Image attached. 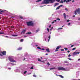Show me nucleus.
<instances>
[{"label": "nucleus", "mask_w": 80, "mask_h": 80, "mask_svg": "<svg viewBox=\"0 0 80 80\" xmlns=\"http://www.w3.org/2000/svg\"><path fill=\"white\" fill-rule=\"evenodd\" d=\"M56 76H59V77H60V75L56 74Z\"/></svg>", "instance_id": "e433bc0d"}, {"label": "nucleus", "mask_w": 80, "mask_h": 80, "mask_svg": "<svg viewBox=\"0 0 80 80\" xmlns=\"http://www.w3.org/2000/svg\"><path fill=\"white\" fill-rule=\"evenodd\" d=\"M40 31V30H39V29H38V30H36V32H38V31Z\"/></svg>", "instance_id": "c85d7f7f"}, {"label": "nucleus", "mask_w": 80, "mask_h": 80, "mask_svg": "<svg viewBox=\"0 0 80 80\" xmlns=\"http://www.w3.org/2000/svg\"><path fill=\"white\" fill-rule=\"evenodd\" d=\"M8 69H9V70H11V68H8Z\"/></svg>", "instance_id": "79ce46f5"}, {"label": "nucleus", "mask_w": 80, "mask_h": 80, "mask_svg": "<svg viewBox=\"0 0 80 80\" xmlns=\"http://www.w3.org/2000/svg\"><path fill=\"white\" fill-rule=\"evenodd\" d=\"M48 38H49V39H50V36H49L48 37Z\"/></svg>", "instance_id": "c9c22d12"}, {"label": "nucleus", "mask_w": 80, "mask_h": 80, "mask_svg": "<svg viewBox=\"0 0 80 80\" xmlns=\"http://www.w3.org/2000/svg\"><path fill=\"white\" fill-rule=\"evenodd\" d=\"M78 60H80V58L78 59Z\"/></svg>", "instance_id": "bf43d9fd"}, {"label": "nucleus", "mask_w": 80, "mask_h": 80, "mask_svg": "<svg viewBox=\"0 0 80 80\" xmlns=\"http://www.w3.org/2000/svg\"><path fill=\"white\" fill-rule=\"evenodd\" d=\"M54 22H57V20H54Z\"/></svg>", "instance_id": "680f3d73"}, {"label": "nucleus", "mask_w": 80, "mask_h": 80, "mask_svg": "<svg viewBox=\"0 0 80 80\" xmlns=\"http://www.w3.org/2000/svg\"><path fill=\"white\" fill-rule=\"evenodd\" d=\"M66 14H65V13L63 14L64 17L65 18H66Z\"/></svg>", "instance_id": "dca6fc26"}, {"label": "nucleus", "mask_w": 80, "mask_h": 80, "mask_svg": "<svg viewBox=\"0 0 80 80\" xmlns=\"http://www.w3.org/2000/svg\"><path fill=\"white\" fill-rule=\"evenodd\" d=\"M61 46H58L56 49V50H55V52H57V51H58V49H59V48H60V47Z\"/></svg>", "instance_id": "6e6552de"}, {"label": "nucleus", "mask_w": 80, "mask_h": 80, "mask_svg": "<svg viewBox=\"0 0 80 80\" xmlns=\"http://www.w3.org/2000/svg\"><path fill=\"white\" fill-rule=\"evenodd\" d=\"M70 25V23H68V25Z\"/></svg>", "instance_id": "603ef678"}, {"label": "nucleus", "mask_w": 80, "mask_h": 80, "mask_svg": "<svg viewBox=\"0 0 80 80\" xmlns=\"http://www.w3.org/2000/svg\"><path fill=\"white\" fill-rule=\"evenodd\" d=\"M47 64H48V66L50 65V64L49 62H48Z\"/></svg>", "instance_id": "cd10ccee"}, {"label": "nucleus", "mask_w": 80, "mask_h": 80, "mask_svg": "<svg viewBox=\"0 0 80 80\" xmlns=\"http://www.w3.org/2000/svg\"><path fill=\"white\" fill-rule=\"evenodd\" d=\"M25 32H26V30L25 29L23 30V31L21 33H24Z\"/></svg>", "instance_id": "1a4fd4ad"}, {"label": "nucleus", "mask_w": 80, "mask_h": 80, "mask_svg": "<svg viewBox=\"0 0 80 80\" xmlns=\"http://www.w3.org/2000/svg\"><path fill=\"white\" fill-rule=\"evenodd\" d=\"M20 18H21L22 19V17H20Z\"/></svg>", "instance_id": "49530a36"}, {"label": "nucleus", "mask_w": 80, "mask_h": 80, "mask_svg": "<svg viewBox=\"0 0 80 80\" xmlns=\"http://www.w3.org/2000/svg\"><path fill=\"white\" fill-rule=\"evenodd\" d=\"M12 36H13V37H17V35H12Z\"/></svg>", "instance_id": "a878e982"}, {"label": "nucleus", "mask_w": 80, "mask_h": 80, "mask_svg": "<svg viewBox=\"0 0 80 80\" xmlns=\"http://www.w3.org/2000/svg\"><path fill=\"white\" fill-rule=\"evenodd\" d=\"M31 33H32V32H28L27 33V34H28L29 35H30V34H31Z\"/></svg>", "instance_id": "4be33fe9"}, {"label": "nucleus", "mask_w": 80, "mask_h": 80, "mask_svg": "<svg viewBox=\"0 0 80 80\" xmlns=\"http://www.w3.org/2000/svg\"><path fill=\"white\" fill-rule=\"evenodd\" d=\"M0 12H2L3 11H2V10H0Z\"/></svg>", "instance_id": "8fccbe9b"}, {"label": "nucleus", "mask_w": 80, "mask_h": 80, "mask_svg": "<svg viewBox=\"0 0 80 80\" xmlns=\"http://www.w3.org/2000/svg\"><path fill=\"white\" fill-rule=\"evenodd\" d=\"M33 76L34 77H35V78L37 77V76H36L35 74H33Z\"/></svg>", "instance_id": "aec40b11"}, {"label": "nucleus", "mask_w": 80, "mask_h": 80, "mask_svg": "<svg viewBox=\"0 0 80 80\" xmlns=\"http://www.w3.org/2000/svg\"><path fill=\"white\" fill-rule=\"evenodd\" d=\"M47 30H48V32H49V29L48 28H47Z\"/></svg>", "instance_id": "72a5a7b5"}, {"label": "nucleus", "mask_w": 80, "mask_h": 80, "mask_svg": "<svg viewBox=\"0 0 80 80\" xmlns=\"http://www.w3.org/2000/svg\"><path fill=\"white\" fill-rule=\"evenodd\" d=\"M10 62H15V61H14V60H10Z\"/></svg>", "instance_id": "f3484780"}, {"label": "nucleus", "mask_w": 80, "mask_h": 80, "mask_svg": "<svg viewBox=\"0 0 80 80\" xmlns=\"http://www.w3.org/2000/svg\"><path fill=\"white\" fill-rule=\"evenodd\" d=\"M45 37H47V36H45V37H44V38H45Z\"/></svg>", "instance_id": "e2e57ef3"}, {"label": "nucleus", "mask_w": 80, "mask_h": 80, "mask_svg": "<svg viewBox=\"0 0 80 80\" xmlns=\"http://www.w3.org/2000/svg\"><path fill=\"white\" fill-rule=\"evenodd\" d=\"M71 55L70 54H69L68 56V57H71Z\"/></svg>", "instance_id": "a19ab883"}, {"label": "nucleus", "mask_w": 80, "mask_h": 80, "mask_svg": "<svg viewBox=\"0 0 80 80\" xmlns=\"http://www.w3.org/2000/svg\"><path fill=\"white\" fill-rule=\"evenodd\" d=\"M6 52L3 51L2 52H1L0 53V56H3V55H6Z\"/></svg>", "instance_id": "20e7f679"}, {"label": "nucleus", "mask_w": 80, "mask_h": 80, "mask_svg": "<svg viewBox=\"0 0 80 80\" xmlns=\"http://www.w3.org/2000/svg\"><path fill=\"white\" fill-rule=\"evenodd\" d=\"M57 2H60V0H56ZM61 1L60 2L61 3H63V2H67V0H61Z\"/></svg>", "instance_id": "39448f33"}, {"label": "nucleus", "mask_w": 80, "mask_h": 80, "mask_svg": "<svg viewBox=\"0 0 80 80\" xmlns=\"http://www.w3.org/2000/svg\"><path fill=\"white\" fill-rule=\"evenodd\" d=\"M68 53H69V52H70V51H68Z\"/></svg>", "instance_id": "13d9d810"}, {"label": "nucleus", "mask_w": 80, "mask_h": 80, "mask_svg": "<svg viewBox=\"0 0 80 80\" xmlns=\"http://www.w3.org/2000/svg\"><path fill=\"white\" fill-rule=\"evenodd\" d=\"M79 53L80 52H75L73 53V54L74 55H77V54H79Z\"/></svg>", "instance_id": "423d86ee"}, {"label": "nucleus", "mask_w": 80, "mask_h": 80, "mask_svg": "<svg viewBox=\"0 0 80 80\" xmlns=\"http://www.w3.org/2000/svg\"><path fill=\"white\" fill-rule=\"evenodd\" d=\"M38 61H39L40 62H42V63H44V62H45L44 61L38 60Z\"/></svg>", "instance_id": "ddd939ff"}, {"label": "nucleus", "mask_w": 80, "mask_h": 80, "mask_svg": "<svg viewBox=\"0 0 80 80\" xmlns=\"http://www.w3.org/2000/svg\"><path fill=\"white\" fill-rule=\"evenodd\" d=\"M59 77H61V78H63V76H62V75H60Z\"/></svg>", "instance_id": "a211bd4d"}, {"label": "nucleus", "mask_w": 80, "mask_h": 80, "mask_svg": "<svg viewBox=\"0 0 80 80\" xmlns=\"http://www.w3.org/2000/svg\"><path fill=\"white\" fill-rule=\"evenodd\" d=\"M46 51L47 52H50V50L49 48H48L46 50Z\"/></svg>", "instance_id": "f8f14e48"}, {"label": "nucleus", "mask_w": 80, "mask_h": 80, "mask_svg": "<svg viewBox=\"0 0 80 80\" xmlns=\"http://www.w3.org/2000/svg\"><path fill=\"white\" fill-rule=\"evenodd\" d=\"M54 22H54V21H53V22H52L51 23H54Z\"/></svg>", "instance_id": "c03bdc74"}, {"label": "nucleus", "mask_w": 80, "mask_h": 80, "mask_svg": "<svg viewBox=\"0 0 80 80\" xmlns=\"http://www.w3.org/2000/svg\"><path fill=\"white\" fill-rule=\"evenodd\" d=\"M27 71H25V72H24V74H25V73H27Z\"/></svg>", "instance_id": "c756f323"}, {"label": "nucleus", "mask_w": 80, "mask_h": 80, "mask_svg": "<svg viewBox=\"0 0 80 80\" xmlns=\"http://www.w3.org/2000/svg\"><path fill=\"white\" fill-rule=\"evenodd\" d=\"M31 69H33V66L31 68Z\"/></svg>", "instance_id": "473e14b6"}, {"label": "nucleus", "mask_w": 80, "mask_h": 80, "mask_svg": "<svg viewBox=\"0 0 80 80\" xmlns=\"http://www.w3.org/2000/svg\"><path fill=\"white\" fill-rule=\"evenodd\" d=\"M53 28V27H52L51 28V29H52V30Z\"/></svg>", "instance_id": "3c124183"}, {"label": "nucleus", "mask_w": 80, "mask_h": 80, "mask_svg": "<svg viewBox=\"0 0 80 80\" xmlns=\"http://www.w3.org/2000/svg\"><path fill=\"white\" fill-rule=\"evenodd\" d=\"M60 7H59V6L56 9V10H58V9H59V8H60Z\"/></svg>", "instance_id": "6ab92c4d"}, {"label": "nucleus", "mask_w": 80, "mask_h": 80, "mask_svg": "<svg viewBox=\"0 0 80 80\" xmlns=\"http://www.w3.org/2000/svg\"><path fill=\"white\" fill-rule=\"evenodd\" d=\"M59 3H55L54 5V7H56L57 5H59Z\"/></svg>", "instance_id": "9d476101"}, {"label": "nucleus", "mask_w": 80, "mask_h": 80, "mask_svg": "<svg viewBox=\"0 0 80 80\" xmlns=\"http://www.w3.org/2000/svg\"><path fill=\"white\" fill-rule=\"evenodd\" d=\"M49 41H50V39H48V42H49Z\"/></svg>", "instance_id": "5fc2aeb1"}, {"label": "nucleus", "mask_w": 80, "mask_h": 80, "mask_svg": "<svg viewBox=\"0 0 80 80\" xmlns=\"http://www.w3.org/2000/svg\"><path fill=\"white\" fill-rule=\"evenodd\" d=\"M80 20V18H78V20Z\"/></svg>", "instance_id": "052dcab7"}, {"label": "nucleus", "mask_w": 80, "mask_h": 80, "mask_svg": "<svg viewBox=\"0 0 80 80\" xmlns=\"http://www.w3.org/2000/svg\"><path fill=\"white\" fill-rule=\"evenodd\" d=\"M46 55H48V54L47 53V54H46Z\"/></svg>", "instance_id": "0e129e2a"}, {"label": "nucleus", "mask_w": 80, "mask_h": 80, "mask_svg": "<svg viewBox=\"0 0 80 80\" xmlns=\"http://www.w3.org/2000/svg\"><path fill=\"white\" fill-rule=\"evenodd\" d=\"M65 10H67V11L68 10L66 8L65 9Z\"/></svg>", "instance_id": "de8ad7c7"}, {"label": "nucleus", "mask_w": 80, "mask_h": 80, "mask_svg": "<svg viewBox=\"0 0 80 80\" xmlns=\"http://www.w3.org/2000/svg\"><path fill=\"white\" fill-rule=\"evenodd\" d=\"M62 28H58V30L59 29H60V30H62Z\"/></svg>", "instance_id": "bb28decb"}, {"label": "nucleus", "mask_w": 80, "mask_h": 80, "mask_svg": "<svg viewBox=\"0 0 80 80\" xmlns=\"http://www.w3.org/2000/svg\"><path fill=\"white\" fill-rule=\"evenodd\" d=\"M61 51H64V49H61Z\"/></svg>", "instance_id": "a18cd8bd"}, {"label": "nucleus", "mask_w": 80, "mask_h": 80, "mask_svg": "<svg viewBox=\"0 0 80 80\" xmlns=\"http://www.w3.org/2000/svg\"><path fill=\"white\" fill-rule=\"evenodd\" d=\"M43 7V6H40V7Z\"/></svg>", "instance_id": "774afa93"}, {"label": "nucleus", "mask_w": 80, "mask_h": 80, "mask_svg": "<svg viewBox=\"0 0 80 80\" xmlns=\"http://www.w3.org/2000/svg\"><path fill=\"white\" fill-rule=\"evenodd\" d=\"M76 49V48H74L72 49V50H75Z\"/></svg>", "instance_id": "b1692460"}, {"label": "nucleus", "mask_w": 80, "mask_h": 80, "mask_svg": "<svg viewBox=\"0 0 80 80\" xmlns=\"http://www.w3.org/2000/svg\"><path fill=\"white\" fill-rule=\"evenodd\" d=\"M67 22H70V20H67Z\"/></svg>", "instance_id": "2f4dec72"}, {"label": "nucleus", "mask_w": 80, "mask_h": 80, "mask_svg": "<svg viewBox=\"0 0 80 80\" xmlns=\"http://www.w3.org/2000/svg\"><path fill=\"white\" fill-rule=\"evenodd\" d=\"M69 59L70 60H72V59L71 58H69Z\"/></svg>", "instance_id": "864d4df0"}, {"label": "nucleus", "mask_w": 80, "mask_h": 80, "mask_svg": "<svg viewBox=\"0 0 80 80\" xmlns=\"http://www.w3.org/2000/svg\"><path fill=\"white\" fill-rule=\"evenodd\" d=\"M49 28H50V27H51V25H50L49 26Z\"/></svg>", "instance_id": "09e8293b"}, {"label": "nucleus", "mask_w": 80, "mask_h": 80, "mask_svg": "<svg viewBox=\"0 0 80 80\" xmlns=\"http://www.w3.org/2000/svg\"><path fill=\"white\" fill-rule=\"evenodd\" d=\"M73 46H74V45H72L71 46V47H73Z\"/></svg>", "instance_id": "4c0bfd02"}, {"label": "nucleus", "mask_w": 80, "mask_h": 80, "mask_svg": "<svg viewBox=\"0 0 80 80\" xmlns=\"http://www.w3.org/2000/svg\"><path fill=\"white\" fill-rule=\"evenodd\" d=\"M75 17V15L73 16V17Z\"/></svg>", "instance_id": "338daca9"}, {"label": "nucleus", "mask_w": 80, "mask_h": 80, "mask_svg": "<svg viewBox=\"0 0 80 80\" xmlns=\"http://www.w3.org/2000/svg\"><path fill=\"white\" fill-rule=\"evenodd\" d=\"M64 49H65V50H68V49H67V48H64Z\"/></svg>", "instance_id": "58836bf2"}, {"label": "nucleus", "mask_w": 80, "mask_h": 80, "mask_svg": "<svg viewBox=\"0 0 80 80\" xmlns=\"http://www.w3.org/2000/svg\"><path fill=\"white\" fill-rule=\"evenodd\" d=\"M72 0H67V1L66 2V3H68V2H70Z\"/></svg>", "instance_id": "4468645a"}, {"label": "nucleus", "mask_w": 80, "mask_h": 80, "mask_svg": "<svg viewBox=\"0 0 80 80\" xmlns=\"http://www.w3.org/2000/svg\"><path fill=\"white\" fill-rule=\"evenodd\" d=\"M53 69H55V68H51L50 69V70H53Z\"/></svg>", "instance_id": "412c9836"}, {"label": "nucleus", "mask_w": 80, "mask_h": 80, "mask_svg": "<svg viewBox=\"0 0 80 80\" xmlns=\"http://www.w3.org/2000/svg\"><path fill=\"white\" fill-rule=\"evenodd\" d=\"M38 60H40V59L39 58H38Z\"/></svg>", "instance_id": "ea45409f"}, {"label": "nucleus", "mask_w": 80, "mask_h": 80, "mask_svg": "<svg viewBox=\"0 0 80 80\" xmlns=\"http://www.w3.org/2000/svg\"><path fill=\"white\" fill-rule=\"evenodd\" d=\"M22 48H19L18 49V50H22Z\"/></svg>", "instance_id": "2eb2a0df"}, {"label": "nucleus", "mask_w": 80, "mask_h": 80, "mask_svg": "<svg viewBox=\"0 0 80 80\" xmlns=\"http://www.w3.org/2000/svg\"><path fill=\"white\" fill-rule=\"evenodd\" d=\"M62 6H63V5H60L59 7H62Z\"/></svg>", "instance_id": "f704fd0d"}, {"label": "nucleus", "mask_w": 80, "mask_h": 80, "mask_svg": "<svg viewBox=\"0 0 80 80\" xmlns=\"http://www.w3.org/2000/svg\"><path fill=\"white\" fill-rule=\"evenodd\" d=\"M3 33H2V32H0V34H3Z\"/></svg>", "instance_id": "37998d69"}, {"label": "nucleus", "mask_w": 80, "mask_h": 80, "mask_svg": "<svg viewBox=\"0 0 80 80\" xmlns=\"http://www.w3.org/2000/svg\"><path fill=\"white\" fill-rule=\"evenodd\" d=\"M42 0H38L37 1H36V2H40V1H41Z\"/></svg>", "instance_id": "393cba45"}, {"label": "nucleus", "mask_w": 80, "mask_h": 80, "mask_svg": "<svg viewBox=\"0 0 80 80\" xmlns=\"http://www.w3.org/2000/svg\"><path fill=\"white\" fill-rule=\"evenodd\" d=\"M57 20H58L59 21H60V19L59 18H57Z\"/></svg>", "instance_id": "5701e85b"}, {"label": "nucleus", "mask_w": 80, "mask_h": 80, "mask_svg": "<svg viewBox=\"0 0 80 80\" xmlns=\"http://www.w3.org/2000/svg\"><path fill=\"white\" fill-rule=\"evenodd\" d=\"M55 1V0H44L43 2L42 3L44 4H47L49 3V2L50 3H53Z\"/></svg>", "instance_id": "f257e3e1"}, {"label": "nucleus", "mask_w": 80, "mask_h": 80, "mask_svg": "<svg viewBox=\"0 0 80 80\" xmlns=\"http://www.w3.org/2000/svg\"><path fill=\"white\" fill-rule=\"evenodd\" d=\"M37 48H38V49H40V50H42H42H45V49H42V48H40V47H38Z\"/></svg>", "instance_id": "9b49d317"}, {"label": "nucleus", "mask_w": 80, "mask_h": 80, "mask_svg": "<svg viewBox=\"0 0 80 80\" xmlns=\"http://www.w3.org/2000/svg\"><path fill=\"white\" fill-rule=\"evenodd\" d=\"M52 30V29H50V31H51V30Z\"/></svg>", "instance_id": "69168bd1"}, {"label": "nucleus", "mask_w": 80, "mask_h": 80, "mask_svg": "<svg viewBox=\"0 0 80 80\" xmlns=\"http://www.w3.org/2000/svg\"><path fill=\"white\" fill-rule=\"evenodd\" d=\"M5 37L8 38V36H5Z\"/></svg>", "instance_id": "6e6d98bb"}, {"label": "nucleus", "mask_w": 80, "mask_h": 80, "mask_svg": "<svg viewBox=\"0 0 80 80\" xmlns=\"http://www.w3.org/2000/svg\"><path fill=\"white\" fill-rule=\"evenodd\" d=\"M58 70H65V71H67V70L65 68L62 67H58Z\"/></svg>", "instance_id": "f03ea898"}, {"label": "nucleus", "mask_w": 80, "mask_h": 80, "mask_svg": "<svg viewBox=\"0 0 80 80\" xmlns=\"http://www.w3.org/2000/svg\"><path fill=\"white\" fill-rule=\"evenodd\" d=\"M27 25L28 26H33V23L32 21L28 22H27Z\"/></svg>", "instance_id": "7ed1b4c3"}, {"label": "nucleus", "mask_w": 80, "mask_h": 80, "mask_svg": "<svg viewBox=\"0 0 80 80\" xmlns=\"http://www.w3.org/2000/svg\"><path fill=\"white\" fill-rule=\"evenodd\" d=\"M23 39H21L20 40V42H23Z\"/></svg>", "instance_id": "7c9ffc66"}, {"label": "nucleus", "mask_w": 80, "mask_h": 80, "mask_svg": "<svg viewBox=\"0 0 80 80\" xmlns=\"http://www.w3.org/2000/svg\"><path fill=\"white\" fill-rule=\"evenodd\" d=\"M8 58L9 60H13V57L12 56H10L8 57Z\"/></svg>", "instance_id": "0eeeda50"}, {"label": "nucleus", "mask_w": 80, "mask_h": 80, "mask_svg": "<svg viewBox=\"0 0 80 80\" xmlns=\"http://www.w3.org/2000/svg\"><path fill=\"white\" fill-rule=\"evenodd\" d=\"M72 2H74L75 1H74V0H73V1H72Z\"/></svg>", "instance_id": "4d7b16f0"}]
</instances>
